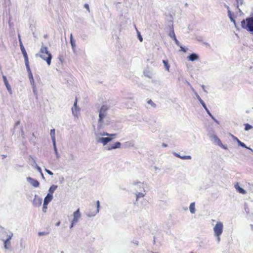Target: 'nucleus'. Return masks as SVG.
Here are the masks:
<instances>
[{"label":"nucleus","instance_id":"nucleus-26","mask_svg":"<svg viewBox=\"0 0 253 253\" xmlns=\"http://www.w3.org/2000/svg\"><path fill=\"white\" fill-rule=\"evenodd\" d=\"M228 16L229 17H230V19H231V21H233L234 23L235 22V20L234 19V18H233V15L231 13V12L229 10L228 11Z\"/></svg>","mask_w":253,"mask_h":253},{"label":"nucleus","instance_id":"nucleus-36","mask_svg":"<svg viewBox=\"0 0 253 253\" xmlns=\"http://www.w3.org/2000/svg\"><path fill=\"white\" fill-rule=\"evenodd\" d=\"M45 171H46L48 174H49V175H53V172H52L51 171H50V170H48V169H45Z\"/></svg>","mask_w":253,"mask_h":253},{"label":"nucleus","instance_id":"nucleus-12","mask_svg":"<svg viewBox=\"0 0 253 253\" xmlns=\"http://www.w3.org/2000/svg\"><path fill=\"white\" fill-rule=\"evenodd\" d=\"M27 180L28 181L32 186L35 187H38L40 183L39 181L31 177H27Z\"/></svg>","mask_w":253,"mask_h":253},{"label":"nucleus","instance_id":"nucleus-10","mask_svg":"<svg viewBox=\"0 0 253 253\" xmlns=\"http://www.w3.org/2000/svg\"><path fill=\"white\" fill-rule=\"evenodd\" d=\"M74 219L72 221V223L71 225V227H72L74 223H76L79 218L81 217V214L80 213V209H78L76 211L74 212Z\"/></svg>","mask_w":253,"mask_h":253},{"label":"nucleus","instance_id":"nucleus-29","mask_svg":"<svg viewBox=\"0 0 253 253\" xmlns=\"http://www.w3.org/2000/svg\"><path fill=\"white\" fill-rule=\"evenodd\" d=\"M245 129L246 130H248L252 128V126L249 124H245Z\"/></svg>","mask_w":253,"mask_h":253},{"label":"nucleus","instance_id":"nucleus-41","mask_svg":"<svg viewBox=\"0 0 253 253\" xmlns=\"http://www.w3.org/2000/svg\"><path fill=\"white\" fill-rule=\"evenodd\" d=\"M20 122L19 121H17V122L15 123V126H17L19 125L20 124Z\"/></svg>","mask_w":253,"mask_h":253},{"label":"nucleus","instance_id":"nucleus-42","mask_svg":"<svg viewBox=\"0 0 253 253\" xmlns=\"http://www.w3.org/2000/svg\"><path fill=\"white\" fill-rule=\"evenodd\" d=\"M60 224V221H58L56 223V226H59V225Z\"/></svg>","mask_w":253,"mask_h":253},{"label":"nucleus","instance_id":"nucleus-48","mask_svg":"<svg viewBox=\"0 0 253 253\" xmlns=\"http://www.w3.org/2000/svg\"><path fill=\"white\" fill-rule=\"evenodd\" d=\"M251 226L252 230H253V224H252Z\"/></svg>","mask_w":253,"mask_h":253},{"label":"nucleus","instance_id":"nucleus-34","mask_svg":"<svg viewBox=\"0 0 253 253\" xmlns=\"http://www.w3.org/2000/svg\"><path fill=\"white\" fill-rule=\"evenodd\" d=\"M47 205H45L44 203H43V207H42V211L43 212H46V210H47Z\"/></svg>","mask_w":253,"mask_h":253},{"label":"nucleus","instance_id":"nucleus-9","mask_svg":"<svg viewBox=\"0 0 253 253\" xmlns=\"http://www.w3.org/2000/svg\"><path fill=\"white\" fill-rule=\"evenodd\" d=\"M1 74H2V72H1ZM2 79H3V82H4V84L6 86V88L8 91V92H9V93L10 94H12V89H11V86L10 85V84H9L7 80V78H6V77L5 76V75H3V74H2Z\"/></svg>","mask_w":253,"mask_h":253},{"label":"nucleus","instance_id":"nucleus-5","mask_svg":"<svg viewBox=\"0 0 253 253\" xmlns=\"http://www.w3.org/2000/svg\"><path fill=\"white\" fill-rule=\"evenodd\" d=\"M102 136H109L110 137H101L98 140L99 142H101L103 145H106L109 142L111 141L114 137H116V134H109L107 132H103L101 134Z\"/></svg>","mask_w":253,"mask_h":253},{"label":"nucleus","instance_id":"nucleus-2","mask_svg":"<svg viewBox=\"0 0 253 253\" xmlns=\"http://www.w3.org/2000/svg\"><path fill=\"white\" fill-rule=\"evenodd\" d=\"M242 28L250 32H253V17H249L241 21Z\"/></svg>","mask_w":253,"mask_h":253},{"label":"nucleus","instance_id":"nucleus-23","mask_svg":"<svg viewBox=\"0 0 253 253\" xmlns=\"http://www.w3.org/2000/svg\"><path fill=\"white\" fill-rule=\"evenodd\" d=\"M77 98H76L75 99V101L74 102V108H72L73 112H74V111L77 112L79 111V108H77Z\"/></svg>","mask_w":253,"mask_h":253},{"label":"nucleus","instance_id":"nucleus-45","mask_svg":"<svg viewBox=\"0 0 253 253\" xmlns=\"http://www.w3.org/2000/svg\"><path fill=\"white\" fill-rule=\"evenodd\" d=\"M181 49L182 51H184V52L185 51V49L183 47H181Z\"/></svg>","mask_w":253,"mask_h":253},{"label":"nucleus","instance_id":"nucleus-27","mask_svg":"<svg viewBox=\"0 0 253 253\" xmlns=\"http://www.w3.org/2000/svg\"><path fill=\"white\" fill-rule=\"evenodd\" d=\"M32 85L33 91L34 94L37 96V91L36 89V86L35 84H31Z\"/></svg>","mask_w":253,"mask_h":253},{"label":"nucleus","instance_id":"nucleus-13","mask_svg":"<svg viewBox=\"0 0 253 253\" xmlns=\"http://www.w3.org/2000/svg\"><path fill=\"white\" fill-rule=\"evenodd\" d=\"M50 135L51 137L52 141L53 142V145L54 147V151L57 154V149L55 145V129H51L50 130Z\"/></svg>","mask_w":253,"mask_h":253},{"label":"nucleus","instance_id":"nucleus-32","mask_svg":"<svg viewBox=\"0 0 253 253\" xmlns=\"http://www.w3.org/2000/svg\"><path fill=\"white\" fill-rule=\"evenodd\" d=\"M144 195L143 193H139L136 195V200L137 201L139 198L143 197Z\"/></svg>","mask_w":253,"mask_h":253},{"label":"nucleus","instance_id":"nucleus-28","mask_svg":"<svg viewBox=\"0 0 253 253\" xmlns=\"http://www.w3.org/2000/svg\"><path fill=\"white\" fill-rule=\"evenodd\" d=\"M238 144L241 146V147H244V148H248L245 145V143H244L243 142H241L240 140H238Z\"/></svg>","mask_w":253,"mask_h":253},{"label":"nucleus","instance_id":"nucleus-46","mask_svg":"<svg viewBox=\"0 0 253 253\" xmlns=\"http://www.w3.org/2000/svg\"><path fill=\"white\" fill-rule=\"evenodd\" d=\"M163 146L164 147H167V144H166L163 143Z\"/></svg>","mask_w":253,"mask_h":253},{"label":"nucleus","instance_id":"nucleus-8","mask_svg":"<svg viewBox=\"0 0 253 253\" xmlns=\"http://www.w3.org/2000/svg\"><path fill=\"white\" fill-rule=\"evenodd\" d=\"M108 109V107L106 105H103L100 110L99 112V121L101 122L106 116L105 112Z\"/></svg>","mask_w":253,"mask_h":253},{"label":"nucleus","instance_id":"nucleus-1","mask_svg":"<svg viewBox=\"0 0 253 253\" xmlns=\"http://www.w3.org/2000/svg\"><path fill=\"white\" fill-rule=\"evenodd\" d=\"M36 57H40L43 60L46 61L47 64L49 65L51 63V60L52 58V55L47 50L46 47L42 46L40 52L36 54Z\"/></svg>","mask_w":253,"mask_h":253},{"label":"nucleus","instance_id":"nucleus-18","mask_svg":"<svg viewBox=\"0 0 253 253\" xmlns=\"http://www.w3.org/2000/svg\"><path fill=\"white\" fill-rule=\"evenodd\" d=\"M198 58V56L195 54V53H192L191 54H190L188 57V59L190 60V61H193L196 59H197Z\"/></svg>","mask_w":253,"mask_h":253},{"label":"nucleus","instance_id":"nucleus-43","mask_svg":"<svg viewBox=\"0 0 253 253\" xmlns=\"http://www.w3.org/2000/svg\"><path fill=\"white\" fill-rule=\"evenodd\" d=\"M7 156L6 155H2V159H3L4 158H6Z\"/></svg>","mask_w":253,"mask_h":253},{"label":"nucleus","instance_id":"nucleus-16","mask_svg":"<svg viewBox=\"0 0 253 253\" xmlns=\"http://www.w3.org/2000/svg\"><path fill=\"white\" fill-rule=\"evenodd\" d=\"M214 139L215 140V141L217 143V145L221 147V148H223L224 149H227V148L224 146L220 140L218 138V137L217 136H214Z\"/></svg>","mask_w":253,"mask_h":253},{"label":"nucleus","instance_id":"nucleus-17","mask_svg":"<svg viewBox=\"0 0 253 253\" xmlns=\"http://www.w3.org/2000/svg\"><path fill=\"white\" fill-rule=\"evenodd\" d=\"M42 199L41 198L37 199L35 198L33 201V204L36 207L40 206L42 204Z\"/></svg>","mask_w":253,"mask_h":253},{"label":"nucleus","instance_id":"nucleus-14","mask_svg":"<svg viewBox=\"0 0 253 253\" xmlns=\"http://www.w3.org/2000/svg\"><path fill=\"white\" fill-rule=\"evenodd\" d=\"M52 195L50 193H48L47 195L45 196L44 199L43 203L45 205H48V203L52 200Z\"/></svg>","mask_w":253,"mask_h":253},{"label":"nucleus","instance_id":"nucleus-19","mask_svg":"<svg viewBox=\"0 0 253 253\" xmlns=\"http://www.w3.org/2000/svg\"><path fill=\"white\" fill-rule=\"evenodd\" d=\"M190 211L192 213H195V203H192L190 204L189 206Z\"/></svg>","mask_w":253,"mask_h":253},{"label":"nucleus","instance_id":"nucleus-24","mask_svg":"<svg viewBox=\"0 0 253 253\" xmlns=\"http://www.w3.org/2000/svg\"><path fill=\"white\" fill-rule=\"evenodd\" d=\"M163 63H164V65H165L167 70L169 71V65L168 61L164 60L163 61Z\"/></svg>","mask_w":253,"mask_h":253},{"label":"nucleus","instance_id":"nucleus-20","mask_svg":"<svg viewBox=\"0 0 253 253\" xmlns=\"http://www.w3.org/2000/svg\"><path fill=\"white\" fill-rule=\"evenodd\" d=\"M235 187L239 193L243 194L246 193V191L245 190H244L242 188L240 187L238 184L236 185Z\"/></svg>","mask_w":253,"mask_h":253},{"label":"nucleus","instance_id":"nucleus-11","mask_svg":"<svg viewBox=\"0 0 253 253\" xmlns=\"http://www.w3.org/2000/svg\"><path fill=\"white\" fill-rule=\"evenodd\" d=\"M25 65H26V69H27L28 73V76H29L30 84H35L34 78L33 77L32 73L30 70L29 64H26Z\"/></svg>","mask_w":253,"mask_h":253},{"label":"nucleus","instance_id":"nucleus-44","mask_svg":"<svg viewBox=\"0 0 253 253\" xmlns=\"http://www.w3.org/2000/svg\"><path fill=\"white\" fill-rule=\"evenodd\" d=\"M41 175H42V178L43 179H44V177L43 174V173H42H42H41Z\"/></svg>","mask_w":253,"mask_h":253},{"label":"nucleus","instance_id":"nucleus-47","mask_svg":"<svg viewBox=\"0 0 253 253\" xmlns=\"http://www.w3.org/2000/svg\"><path fill=\"white\" fill-rule=\"evenodd\" d=\"M59 59H60V60L61 61V62L62 63V62H63V61H62V60L61 57H59Z\"/></svg>","mask_w":253,"mask_h":253},{"label":"nucleus","instance_id":"nucleus-21","mask_svg":"<svg viewBox=\"0 0 253 253\" xmlns=\"http://www.w3.org/2000/svg\"><path fill=\"white\" fill-rule=\"evenodd\" d=\"M200 101L201 103V104H202L203 106L205 108V109L206 110V111H207L208 113L209 114V115L213 119V117L212 116V115L211 114V113L210 112V111H209V110L208 109V108H207L206 106V104L205 103L203 102V101L200 99Z\"/></svg>","mask_w":253,"mask_h":253},{"label":"nucleus","instance_id":"nucleus-37","mask_svg":"<svg viewBox=\"0 0 253 253\" xmlns=\"http://www.w3.org/2000/svg\"><path fill=\"white\" fill-rule=\"evenodd\" d=\"M84 7L87 9V10L88 11V12H90V10H89V5L88 4H85L84 5Z\"/></svg>","mask_w":253,"mask_h":253},{"label":"nucleus","instance_id":"nucleus-31","mask_svg":"<svg viewBox=\"0 0 253 253\" xmlns=\"http://www.w3.org/2000/svg\"><path fill=\"white\" fill-rule=\"evenodd\" d=\"M48 234V232H39L38 235L39 236H45L47 235Z\"/></svg>","mask_w":253,"mask_h":253},{"label":"nucleus","instance_id":"nucleus-39","mask_svg":"<svg viewBox=\"0 0 253 253\" xmlns=\"http://www.w3.org/2000/svg\"><path fill=\"white\" fill-rule=\"evenodd\" d=\"M138 37H139V39L140 41L142 42V40H143L142 37L140 35H139Z\"/></svg>","mask_w":253,"mask_h":253},{"label":"nucleus","instance_id":"nucleus-22","mask_svg":"<svg viewBox=\"0 0 253 253\" xmlns=\"http://www.w3.org/2000/svg\"><path fill=\"white\" fill-rule=\"evenodd\" d=\"M57 186L55 185H52L50 186L49 189V193L51 194L52 195L53 193L55 191V190L57 189Z\"/></svg>","mask_w":253,"mask_h":253},{"label":"nucleus","instance_id":"nucleus-4","mask_svg":"<svg viewBox=\"0 0 253 253\" xmlns=\"http://www.w3.org/2000/svg\"><path fill=\"white\" fill-rule=\"evenodd\" d=\"M2 234L6 235L7 236V238L6 239H4L3 238L4 237H2V238H1V240L3 241L4 243V249L6 250H9L11 247L10 240L12 238V237L13 236V233L9 232V234H8L6 231H4L2 233Z\"/></svg>","mask_w":253,"mask_h":253},{"label":"nucleus","instance_id":"nucleus-30","mask_svg":"<svg viewBox=\"0 0 253 253\" xmlns=\"http://www.w3.org/2000/svg\"><path fill=\"white\" fill-rule=\"evenodd\" d=\"M178 156L182 159H191V157L190 156Z\"/></svg>","mask_w":253,"mask_h":253},{"label":"nucleus","instance_id":"nucleus-33","mask_svg":"<svg viewBox=\"0 0 253 253\" xmlns=\"http://www.w3.org/2000/svg\"><path fill=\"white\" fill-rule=\"evenodd\" d=\"M173 40H174L175 42V43L177 45H179V41L177 40L176 38V36H175V34H173Z\"/></svg>","mask_w":253,"mask_h":253},{"label":"nucleus","instance_id":"nucleus-40","mask_svg":"<svg viewBox=\"0 0 253 253\" xmlns=\"http://www.w3.org/2000/svg\"><path fill=\"white\" fill-rule=\"evenodd\" d=\"M233 137L234 139L235 140L237 141V142H238V140H239V139L237 137H235V136H234L233 135Z\"/></svg>","mask_w":253,"mask_h":253},{"label":"nucleus","instance_id":"nucleus-3","mask_svg":"<svg viewBox=\"0 0 253 253\" xmlns=\"http://www.w3.org/2000/svg\"><path fill=\"white\" fill-rule=\"evenodd\" d=\"M223 225L222 222H217L213 227L214 235L217 238L218 241H220V235L223 232Z\"/></svg>","mask_w":253,"mask_h":253},{"label":"nucleus","instance_id":"nucleus-25","mask_svg":"<svg viewBox=\"0 0 253 253\" xmlns=\"http://www.w3.org/2000/svg\"><path fill=\"white\" fill-rule=\"evenodd\" d=\"M34 164L35 165V168L40 172L42 173V169L41 168L36 164V161L33 159Z\"/></svg>","mask_w":253,"mask_h":253},{"label":"nucleus","instance_id":"nucleus-38","mask_svg":"<svg viewBox=\"0 0 253 253\" xmlns=\"http://www.w3.org/2000/svg\"><path fill=\"white\" fill-rule=\"evenodd\" d=\"M173 34H175L173 31H172V33L169 34L170 36L173 39Z\"/></svg>","mask_w":253,"mask_h":253},{"label":"nucleus","instance_id":"nucleus-7","mask_svg":"<svg viewBox=\"0 0 253 253\" xmlns=\"http://www.w3.org/2000/svg\"><path fill=\"white\" fill-rule=\"evenodd\" d=\"M19 42H20V49H21V52L24 56L25 65L28 64H29V60H28V55H27L26 51L20 39H19Z\"/></svg>","mask_w":253,"mask_h":253},{"label":"nucleus","instance_id":"nucleus-15","mask_svg":"<svg viewBox=\"0 0 253 253\" xmlns=\"http://www.w3.org/2000/svg\"><path fill=\"white\" fill-rule=\"evenodd\" d=\"M121 144L119 142H117L111 146L108 147L107 150H110L116 148H119L121 147Z\"/></svg>","mask_w":253,"mask_h":253},{"label":"nucleus","instance_id":"nucleus-6","mask_svg":"<svg viewBox=\"0 0 253 253\" xmlns=\"http://www.w3.org/2000/svg\"><path fill=\"white\" fill-rule=\"evenodd\" d=\"M99 205L100 203L99 201L96 202V206H92L91 207V210H93L92 212H89L88 213V215L89 216H92L95 215L97 213L99 212Z\"/></svg>","mask_w":253,"mask_h":253},{"label":"nucleus","instance_id":"nucleus-35","mask_svg":"<svg viewBox=\"0 0 253 253\" xmlns=\"http://www.w3.org/2000/svg\"><path fill=\"white\" fill-rule=\"evenodd\" d=\"M147 103H148L149 104L151 105L152 106H155V104L153 102V101H152V100H151V99L147 101Z\"/></svg>","mask_w":253,"mask_h":253}]
</instances>
